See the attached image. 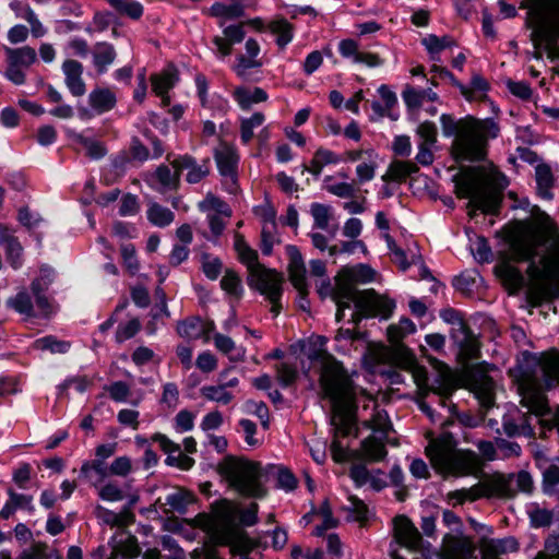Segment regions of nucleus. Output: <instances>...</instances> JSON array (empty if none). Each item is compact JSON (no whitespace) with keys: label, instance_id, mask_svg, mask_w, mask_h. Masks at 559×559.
<instances>
[{"label":"nucleus","instance_id":"nucleus-1","mask_svg":"<svg viewBox=\"0 0 559 559\" xmlns=\"http://www.w3.org/2000/svg\"><path fill=\"white\" fill-rule=\"evenodd\" d=\"M514 262H530L528 296L536 304L559 295V227L549 215L543 214L510 246Z\"/></svg>","mask_w":559,"mask_h":559},{"label":"nucleus","instance_id":"nucleus-2","mask_svg":"<svg viewBox=\"0 0 559 559\" xmlns=\"http://www.w3.org/2000/svg\"><path fill=\"white\" fill-rule=\"evenodd\" d=\"M326 338L317 336L308 358L321 366L320 388L332 407L331 424L335 433L348 436L355 424V392L353 383L343 366L324 348Z\"/></svg>","mask_w":559,"mask_h":559},{"label":"nucleus","instance_id":"nucleus-3","mask_svg":"<svg viewBox=\"0 0 559 559\" xmlns=\"http://www.w3.org/2000/svg\"><path fill=\"white\" fill-rule=\"evenodd\" d=\"M440 122L444 136L455 135L452 153L456 160L483 159L488 139H495L499 133V126L492 119L468 118L456 122L452 116L443 114Z\"/></svg>","mask_w":559,"mask_h":559},{"label":"nucleus","instance_id":"nucleus-4","mask_svg":"<svg viewBox=\"0 0 559 559\" xmlns=\"http://www.w3.org/2000/svg\"><path fill=\"white\" fill-rule=\"evenodd\" d=\"M425 452L431 466L441 475H465L479 467L477 454L471 450L457 449V442L450 432L431 438Z\"/></svg>","mask_w":559,"mask_h":559},{"label":"nucleus","instance_id":"nucleus-5","mask_svg":"<svg viewBox=\"0 0 559 559\" xmlns=\"http://www.w3.org/2000/svg\"><path fill=\"white\" fill-rule=\"evenodd\" d=\"M526 24L535 48L544 47L549 58L559 59V0H535Z\"/></svg>","mask_w":559,"mask_h":559},{"label":"nucleus","instance_id":"nucleus-6","mask_svg":"<svg viewBox=\"0 0 559 559\" xmlns=\"http://www.w3.org/2000/svg\"><path fill=\"white\" fill-rule=\"evenodd\" d=\"M217 471L228 487L239 495L257 499L265 497L266 489L261 480L262 467L260 463L228 455L219 462Z\"/></svg>","mask_w":559,"mask_h":559},{"label":"nucleus","instance_id":"nucleus-7","mask_svg":"<svg viewBox=\"0 0 559 559\" xmlns=\"http://www.w3.org/2000/svg\"><path fill=\"white\" fill-rule=\"evenodd\" d=\"M507 185L504 176L495 178V181L479 176H466L457 182L456 193L460 198L469 199L471 215L477 210L492 214L500 205V191Z\"/></svg>","mask_w":559,"mask_h":559},{"label":"nucleus","instance_id":"nucleus-8","mask_svg":"<svg viewBox=\"0 0 559 559\" xmlns=\"http://www.w3.org/2000/svg\"><path fill=\"white\" fill-rule=\"evenodd\" d=\"M376 271L366 264H358L353 267H344L337 274V289L334 293V301L337 306L336 321L344 318L345 309H349L352 302L361 293L355 289L357 283H369L374 281Z\"/></svg>","mask_w":559,"mask_h":559},{"label":"nucleus","instance_id":"nucleus-9","mask_svg":"<svg viewBox=\"0 0 559 559\" xmlns=\"http://www.w3.org/2000/svg\"><path fill=\"white\" fill-rule=\"evenodd\" d=\"M513 495L510 480L504 476L498 475L486 478L475 486L467 489H460L449 493V498L455 500L457 503L465 501H475L479 498L486 497H510Z\"/></svg>","mask_w":559,"mask_h":559},{"label":"nucleus","instance_id":"nucleus-10","mask_svg":"<svg viewBox=\"0 0 559 559\" xmlns=\"http://www.w3.org/2000/svg\"><path fill=\"white\" fill-rule=\"evenodd\" d=\"M353 304L356 310L352 313L350 322L355 325L365 317L380 316L386 319L395 308L392 299L378 295L373 289L361 290Z\"/></svg>","mask_w":559,"mask_h":559},{"label":"nucleus","instance_id":"nucleus-11","mask_svg":"<svg viewBox=\"0 0 559 559\" xmlns=\"http://www.w3.org/2000/svg\"><path fill=\"white\" fill-rule=\"evenodd\" d=\"M475 550V544L469 537L462 533L447 534L439 551L423 550V557L424 559H474Z\"/></svg>","mask_w":559,"mask_h":559},{"label":"nucleus","instance_id":"nucleus-12","mask_svg":"<svg viewBox=\"0 0 559 559\" xmlns=\"http://www.w3.org/2000/svg\"><path fill=\"white\" fill-rule=\"evenodd\" d=\"M8 68L5 76L14 84L21 85L25 82L24 70L29 68L37 59L34 48L23 46L20 48H4Z\"/></svg>","mask_w":559,"mask_h":559},{"label":"nucleus","instance_id":"nucleus-13","mask_svg":"<svg viewBox=\"0 0 559 559\" xmlns=\"http://www.w3.org/2000/svg\"><path fill=\"white\" fill-rule=\"evenodd\" d=\"M214 158L219 174L224 177V183L229 193L238 191L237 167L239 156L234 145L221 142L215 148Z\"/></svg>","mask_w":559,"mask_h":559},{"label":"nucleus","instance_id":"nucleus-14","mask_svg":"<svg viewBox=\"0 0 559 559\" xmlns=\"http://www.w3.org/2000/svg\"><path fill=\"white\" fill-rule=\"evenodd\" d=\"M442 318L448 322L456 324V328L453 329L452 337L460 347L461 354L466 359L476 358L479 350L478 341L457 317V313L453 310H448L442 313Z\"/></svg>","mask_w":559,"mask_h":559},{"label":"nucleus","instance_id":"nucleus-15","mask_svg":"<svg viewBox=\"0 0 559 559\" xmlns=\"http://www.w3.org/2000/svg\"><path fill=\"white\" fill-rule=\"evenodd\" d=\"M282 283L283 277L280 273L263 265L248 276V285L259 290L270 301L281 298Z\"/></svg>","mask_w":559,"mask_h":559},{"label":"nucleus","instance_id":"nucleus-16","mask_svg":"<svg viewBox=\"0 0 559 559\" xmlns=\"http://www.w3.org/2000/svg\"><path fill=\"white\" fill-rule=\"evenodd\" d=\"M360 416L362 417V425L366 428L371 429L374 433H380L381 437H388L392 425L388 413L380 408L376 401H367L362 406Z\"/></svg>","mask_w":559,"mask_h":559},{"label":"nucleus","instance_id":"nucleus-17","mask_svg":"<svg viewBox=\"0 0 559 559\" xmlns=\"http://www.w3.org/2000/svg\"><path fill=\"white\" fill-rule=\"evenodd\" d=\"M394 536L399 544L413 551L423 550V539L417 527L404 515L394 519Z\"/></svg>","mask_w":559,"mask_h":559},{"label":"nucleus","instance_id":"nucleus-18","mask_svg":"<svg viewBox=\"0 0 559 559\" xmlns=\"http://www.w3.org/2000/svg\"><path fill=\"white\" fill-rule=\"evenodd\" d=\"M338 52L345 59H350L354 63L364 64L368 68L381 67L384 60L374 52L361 51L359 44L354 39H343L338 44Z\"/></svg>","mask_w":559,"mask_h":559},{"label":"nucleus","instance_id":"nucleus-19","mask_svg":"<svg viewBox=\"0 0 559 559\" xmlns=\"http://www.w3.org/2000/svg\"><path fill=\"white\" fill-rule=\"evenodd\" d=\"M152 440L158 443L159 448L167 454L166 464L169 466H176L180 469H190L194 460L182 453L181 448L178 443L171 441L167 436L163 433H155Z\"/></svg>","mask_w":559,"mask_h":559},{"label":"nucleus","instance_id":"nucleus-20","mask_svg":"<svg viewBox=\"0 0 559 559\" xmlns=\"http://www.w3.org/2000/svg\"><path fill=\"white\" fill-rule=\"evenodd\" d=\"M226 372L219 373L217 384L204 385L200 389V393L205 400L222 405H227L234 400V394L229 389L236 388L239 384V380L234 377L225 381Z\"/></svg>","mask_w":559,"mask_h":559},{"label":"nucleus","instance_id":"nucleus-21","mask_svg":"<svg viewBox=\"0 0 559 559\" xmlns=\"http://www.w3.org/2000/svg\"><path fill=\"white\" fill-rule=\"evenodd\" d=\"M286 253L289 259L288 273L289 280L295 288L302 295L308 292V284L306 278V266L302 255L296 246H287Z\"/></svg>","mask_w":559,"mask_h":559},{"label":"nucleus","instance_id":"nucleus-22","mask_svg":"<svg viewBox=\"0 0 559 559\" xmlns=\"http://www.w3.org/2000/svg\"><path fill=\"white\" fill-rule=\"evenodd\" d=\"M179 170L173 171L167 165H159L155 171L146 176L148 186L159 193L176 190L179 186Z\"/></svg>","mask_w":559,"mask_h":559},{"label":"nucleus","instance_id":"nucleus-23","mask_svg":"<svg viewBox=\"0 0 559 559\" xmlns=\"http://www.w3.org/2000/svg\"><path fill=\"white\" fill-rule=\"evenodd\" d=\"M0 246L4 250L5 259L13 270H19L24 263V249L19 239L7 228L0 225Z\"/></svg>","mask_w":559,"mask_h":559},{"label":"nucleus","instance_id":"nucleus-24","mask_svg":"<svg viewBox=\"0 0 559 559\" xmlns=\"http://www.w3.org/2000/svg\"><path fill=\"white\" fill-rule=\"evenodd\" d=\"M479 548L481 559H501L502 555L518 551L519 543L511 536L497 539L483 538Z\"/></svg>","mask_w":559,"mask_h":559},{"label":"nucleus","instance_id":"nucleus-25","mask_svg":"<svg viewBox=\"0 0 559 559\" xmlns=\"http://www.w3.org/2000/svg\"><path fill=\"white\" fill-rule=\"evenodd\" d=\"M246 55H240L236 58V63L233 67L235 73L246 79L250 69L260 68L261 60L258 58L260 55V45L254 38H248L245 44Z\"/></svg>","mask_w":559,"mask_h":559},{"label":"nucleus","instance_id":"nucleus-26","mask_svg":"<svg viewBox=\"0 0 559 559\" xmlns=\"http://www.w3.org/2000/svg\"><path fill=\"white\" fill-rule=\"evenodd\" d=\"M175 169L182 171L188 170L186 179L189 183H198L210 174V160L205 159L202 164L189 156L182 155L171 162Z\"/></svg>","mask_w":559,"mask_h":559},{"label":"nucleus","instance_id":"nucleus-27","mask_svg":"<svg viewBox=\"0 0 559 559\" xmlns=\"http://www.w3.org/2000/svg\"><path fill=\"white\" fill-rule=\"evenodd\" d=\"M53 270L50 267H43L40 270V277L35 278L31 284L32 294L35 296L36 305L40 314L50 316L53 312V306L49 299L43 294L44 290L51 283Z\"/></svg>","mask_w":559,"mask_h":559},{"label":"nucleus","instance_id":"nucleus-28","mask_svg":"<svg viewBox=\"0 0 559 559\" xmlns=\"http://www.w3.org/2000/svg\"><path fill=\"white\" fill-rule=\"evenodd\" d=\"M62 71L64 74V82L73 96H83L86 92L85 83L82 79L83 67L76 60H66L62 63Z\"/></svg>","mask_w":559,"mask_h":559},{"label":"nucleus","instance_id":"nucleus-29","mask_svg":"<svg viewBox=\"0 0 559 559\" xmlns=\"http://www.w3.org/2000/svg\"><path fill=\"white\" fill-rule=\"evenodd\" d=\"M224 37L215 36L213 44L216 47L217 53L221 57H226L231 53V47L235 44H239L245 39L246 32L242 24H234L224 27Z\"/></svg>","mask_w":559,"mask_h":559},{"label":"nucleus","instance_id":"nucleus-30","mask_svg":"<svg viewBox=\"0 0 559 559\" xmlns=\"http://www.w3.org/2000/svg\"><path fill=\"white\" fill-rule=\"evenodd\" d=\"M535 463L543 473L544 487L551 490L559 485V457H547L544 453L535 454Z\"/></svg>","mask_w":559,"mask_h":559},{"label":"nucleus","instance_id":"nucleus-31","mask_svg":"<svg viewBox=\"0 0 559 559\" xmlns=\"http://www.w3.org/2000/svg\"><path fill=\"white\" fill-rule=\"evenodd\" d=\"M234 249L239 261L247 266L249 275L262 266L258 261V252L247 243L245 237L239 233L234 235Z\"/></svg>","mask_w":559,"mask_h":559},{"label":"nucleus","instance_id":"nucleus-32","mask_svg":"<svg viewBox=\"0 0 559 559\" xmlns=\"http://www.w3.org/2000/svg\"><path fill=\"white\" fill-rule=\"evenodd\" d=\"M7 306L17 313L24 316L26 319L34 317L48 318L49 316H43L39 312L38 307L36 310L33 305L32 295L26 289H21L15 296L10 297L7 300Z\"/></svg>","mask_w":559,"mask_h":559},{"label":"nucleus","instance_id":"nucleus-33","mask_svg":"<svg viewBox=\"0 0 559 559\" xmlns=\"http://www.w3.org/2000/svg\"><path fill=\"white\" fill-rule=\"evenodd\" d=\"M116 103L115 93L106 87L95 88L88 95V104L97 115L111 110Z\"/></svg>","mask_w":559,"mask_h":559},{"label":"nucleus","instance_id":"nucleus-34","mask_svg":"<svg viewBox=\"0 0 559 559\" xmlns=\"http://www.w3.org/2000/svg\"><path fill=\"white\" fill-rule=\"evenodd\" d=\"M341 157L331 150L318 148L309 165H304V171H309L314 177H319L322 169L328 165H336L341 162Z\"/></svg>","mask_w":559,"mask_h":559},{"label":"nucleus","instance_id":"nucleus-35","mask_svg":"<svg viewBox=\"0 0 559 559\" xmlns=\"http://www.w3.org/2000/svg\"><path fill=\"white\" fill-rule=\"evenodd\" d=\"M384 438L374 435L366 438L361 443V457L368 462L382 461L388 454Z\"/></svg>","mask_w":559,"mask_h":559},{"label":"nucleus","instance_id":"nucleus-36","mask_svg":"<svg viewBox=\"0 0 559 559\" xmlns=\"http://www.w3.org/2000/svg\"><path fill=\"white\" fill-rule=\"evenodd\" d=\"M109 474V468L102 460L85 462L81 467V475L94 488H98Z\"/></svg>","mask_w":559,"mask_h":559},{"label":"nucleus","instance_id":"nucleus-37","mask_svg":"<svg viewBox=\"0 0 559 559\" xmlns=\"http://www.w3.org/2000/svg\"><path fill=\"white\" fill-rule=\"evenodd\" d=\"M233 97L242 109H249L251 105L266 100L267 94L261 87L249 90L239 86L234 90Z\"/></svg>","mask_w":559,"mask_h":559},{"label":"nucleus","instance_id":"nucleus-38","mask_svg":"<svg viewBox=\"0 0 559 559\" xmlns=\"http://www.w3.org/2000/svg\"><path fill=\"white\" fill-rule=\"evenodd\" d=\"M418 171L416 163L411 160H393L386 173L382 176L383 181H403L408 176Z\"/></svg>","mask_w":559,"mask_h":559},{"label":"nucleus","instance_id":"nucleus-39","mask_svg":"<svg viewBox=\"0 0 559 559\" xmlns=\"http://www.w3.org/2000/svg\"><path fill=\"white\" fill-rule=\"evenodd\" d=\"M66 133L69 139L82 145L86 150L88 157L93 159H99L106 155L107 150L102 142L86 138L71 129H67Z\"/></svg>","mask_w":559,"mask_h":559},{"label":"nucleus","instance_id":"nucleus-40","mask_svg":"<svg viewBox=\"0 0 559 559\" xmlns=\"http://www.w3.org/2000/svg\"><path fill=\"white\" fill-rule=\"evenodd\" d=\"M177 81V71L173 67H168L160 73L151 76L152 88L157 96L167 94L168 91L175 86Z\"/></svg>","mask_w":559,"mask_h":559},{"label":"nucleus","instance_id":"nucleus-41","mask_svg":"<svg viewBox=\"0 0 559 559\" xmlns=\"http://www.w3.org/2000/svg\"><path fill=\"white\" fill-rule=\"evenodd\" d=\"M192 501L193 496L191 492L185 489H175L165 497L164 506L168 507L165 509V512L182 513Z\"/></svg>","mask_w":559,"mask_h":559},{"label":"nucleus","instance_id":"nucleus-42","mask_svg":"<svg viewBox=\"0 0 559 559\" xmlns=\"http://www.w3.org/2000/svg\"><path fill=\"white\" fill-rule=\"evenodd\" d=\"M535 176L538 194L545 200L552 199L554 177L550 167L546 164L537 165Z\"/></svg>","mask_w":559,"mask_h":559},{"label":"nucleus","instance_id":"nucleus-43","mask_svg":"<svg viewBox=\"0 0 559 559\" xmlns=\"http://www.w3.org/2000/svg\"><path fill=\"white\" fill-rule=\"evenodd\" d=\"M210 14L214 17L221 19L219 26H224V21L235 20L243 15V5L239 2L226 4L222 2H215L210 8Z\"/></svg>","mask_w":559,"mask_h":559},{"label":"nucleus","instance_id":"nucleus-44","mask_svg":"<svg viewBox=\"0 0 559 559\" xmlns=\"http://www.w3.org/2000/svg\"><path fill=\"white\" fill-rule=\"evenodd\" d=\"M146 217L152 225L163 228L174 222L175 214L169 209L156 202H151L147 206Z\"/></svg>","mask_w":559,"mask_h":559},{"label":"nucleus","instance_id":"nucleus-45","mask_svg":"<svg viewBox=\"0 0 559 559\" xmlns=\"http://www.w3.org/2000/svg\"><path fill=\"white\" fill-rule=\"evenodd\" d=\"M115 58L116 51L112 45L107 43H98L94 47L93 61L98 72L104 73L107 71L108 66L114 62Z\"/></svg>","mask_w":559,"mask_h":559},{"label":"nucleus","instance_id":"nucleus-46","mask_svg":"<svg viewBox=\"0 0 559 559\" xmlns=\"http://www.w3.org/2000/svg\"><path fill=\"white\" fill-rule=\"evenodd\" d=\"M215 347L227 355L233 361H240L245 358L246 350L242 347L236 346L235 342L221 333L214 335Z\"/></svg>","mask_w":559,"mask_h":559},{"label":"nucleus","instance_id":"nucleus-47","mask_svg":"<svg viewBox=\"0 0 559 559\" xmlns=\"http://www.w3.org/2000/svg\"><path fill=\"white\" fill-rule=\"evenodd\" d=\"M402 97L405 104L408 107L417 108L424 104V102H436L438 100V95L431 88L428 90H416L414 87L407 86Z\"/></svg>","mask_w":559,"mask_h":559},{"label":"nucleus","instance_id":"nucleus-48","mask_svg":"<svg viewBox=\"0 0 559 559\" xmlns=\"http://www.w3.org/2000/svg\"><path fill=\"white\" fill-rule=\"evenodd\" d=\"M94 514L103 524L111 527L124 526L128 523V519L131 516L128 511L115 513L100 504L95 506Z\"/></svg>","mask_w":559,"mask_h":559},{"label":"nucleus","instance_id":"nucleus-49","mask_svg":"<svg viewBox=\"0 0 559 559\" xmlns=\"http://www.w3.org/2000/svg\"><path fill=\"white\" fill-rule=\"evenodd\" d=\"M378 154L373 150H366V160L358 164L356 175L359 182H367L374 178L378 166Z\"/></svg>","mask_w":559,"mask_h":559},{"label":"nucleus","instance_id":"nucleus-50","mask_svg":"<svg viewBox=\"0 0 559 559\" xmlns=\"http://www.w3.org/2000/svg\"><path fill=\"white\" fill-rule=\"evenodd\" d=\"M199 209L207 214H217L225 218H229L231 216L229 205L213 194H207L205 199L199 203Z\"/></svg>","mask_w":559,"mask_h":559},{"label":"nucleus","instance_id":"nucleus-51","mask_svg":"<svg viewBox=\"0 0 559 559\" xmlns=\"http://www.w3.org/2000/svg\"><path fill=\"white\" fill-rule=\"evenodd\" d=\"M313 227L326 230L332 218V207L328 204L314 202L310 205Z\"/></svg>","mask_w":559,"mask_h":559},{"label":"nucleus","instance_id":"nucleus-52","mask_svg":"<svg viewBox=\"0 0 559 559\" xmlns=\"http://www.w3.org/2000/svg\"><path fill=\"white\" fill-rule=\"evenodd\" d=\"M205 324L200 318H191L180 322L177 331L180 336L197 340L204 334Z\"/></svg>","mask_w":559,"mask_h":559},{"label":"nucleus","instance_id":"nucleus-53","mask_svg":"<svg viewBox=\"0 0 559 559\" xmlns=\"http://www.w3.org/2000/svg\"><path fill=\"white\" fill-rule=\"evenodd\" d=\"M416 326L408 318H402L397 324L388 328L389 341L393 344L400 343L406 335L414 333Z\"/></svg>","mask_w":559,"mask_h":559},{"label":"nucleus","instance_id":"nucleus-54","mask_svg":"<svg viewBox=\"0 0 559 559\" xmlns=\"http://www.w3.org/2000/svg\"><path fill=\"white\" fill-rule=\"evenodd\" d=\"M270 31L276 36V44L284 48L293 39V26L286 20H276L270 24Z\"/></svg>","mask_w":559,"mask_h":559},{"label":"nucleus","instance_id":"nucleus-55","mask_svg":"<svg viewBox=\"0 0 559 559\" xmlns=\"http://www.w3.org/2000/svg\"><path fill=\"white\" fill-rule=\"evenodd\" d=\"M265 118L262 112H254L250 118H243L240 121V138L243 144H248L253 135L254 129L261 127Z\"/></svg>","mask_w":559,"mask_h":559},{"label":"nucleus","instance_id":"nucleus-56","mask_svg":"<svg viewBox=\"0 0 559 559\" xmlns=\"http://www.w3.org/2000/svg\"><path fill=\"white\" fill-rule=\"evenodd\" d=\"M499 276L513 290H518L524 283L522 273L513 265L504 263L498 269Z\"/></svg>","mask_w":559,"mask_h":559},{"label":"nucleus","instance_id":"nucleus-57","mask_svg":"<svg viewBox=\"0 0 559 559\" xmlns=\"http://www.w3.org/2000/svg\"><path fill=\"white\" fill-rule=\"evenodd\" d=\"M107 1L119 13L124 14L131 19L138 20L143 14V7L138 1H134V0H107Z\"/></svg>","mask_w":559,"mask_h":559},{"label":"nucleus","instance_id":"nucleus-58","mask_svg":"<svg viewBox=\"0 0 559 559\" xmlns=\"http://www.w3.org/2000/svg\"><path fill=\"white\" fill-rule=\"evenodd\" d=\"M221 287L235 298H240L243 292L240 277L231 270L225 272L221 281Z\"/></svg>","mask_w":559,"mask_h":559},{"label":"nucleus","instance_id":"nucleus-59","mask_svg":"<svg viewBox=\"0 0 559 559\" xmlns=\"http://www.w3.org/2000/svg\"><path fill=\"white\" fill-rule=\"evenodd\" d=\"M532 417H523L521 424H514L510 420L503 421V429L508 436H534V427L532 423Z\"/></svg>","mask_w":559,"mask_h":559},{"label":"nucleus","instance_id":"nucleus-60","mask_svg":"<svg viewBox=\"0 0 559 559\" xmlns=\"http://www.w3.org/2000/svg\"><path fill=\"white\" fill-rule=\"evenodd\" d=\"M405 369L412 373L414 382L420 390L427 389L428 373L425 367L417 364L414 357H408Z\"/></svg>","mask_w":559,"mask_h":559},{"label":"nucleus","instance_id":"nucleus-61","mask_svg":"<svg viewBox=\"0 0 559 559\" xmlns=\"http://www.w3.org/2000/svg\"><path fill=\"white\" fill-rule=\"evenodd\" d=\"M222 544L229 545L235 554H247L253 548V543L243 534L228 535Z\"/></svg>","mask_w":559,"mask_h":559},{"label":"nucleus","instance_id":"nucleus-62","mask_svg":"<svg viewBox=\"0 0 559 559\" xmlns=\"http://www.w3.org/2000/svg\"><path fill=\"white\" fill-rule=\"evenodd\" d=\"M348 518L353 521H357L360 524H364L368 521L369 510L368 507L364 503V501L358 498L350 497L349 504L347 507Z\"/></svg>","mask_w":559,"mask_h":559},{"label":"nucleus","instance_id":"nucleus-63","mask_svg":"<svg viewBox=\"0 0 559 559\" xmlns=\"http://www.w3.org/2000/svg\"><path fill=\"white\" fill-rule=\"evenodd\" d=\"M332 177L326 176L324 178L325 189L333 195L338 198H353L356 193V189L353 183L348 182H337L331 183Z\"/></svg>","mask_w":559,"mask_h":559},{"label":"nucleus","instance_id":"nucleus-64","mask_svg":"<svg viewBox=\"0 0 559 559\" xmlns=\"http://www.w3.org/2000/svg\"><path fill=\"white\" fill-rule=\"evenodd\" d=\"M141 330V322L139 319L133 318L127 322L120 323L116 331V341L123 343L127 340L132 338Z\"/></svg>","mask_w":559,"mask_h":559}]
</instances>
